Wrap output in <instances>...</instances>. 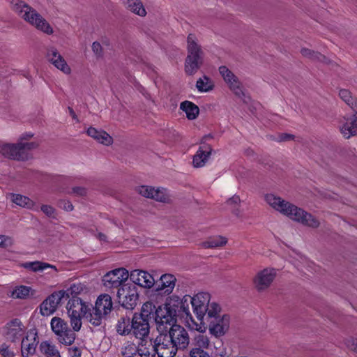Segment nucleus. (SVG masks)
I'll return each instance as SVG.
<instances>
[{"label":"nucleus","instance_id":"15","mask_svg":"<svg viewBox=\"0 0 357 357\" xmlns=\"http://www.w3.org/2000/svg\"><path fill=\"white\" fill-rule=\"evenodd\" d=\"M21 150L19 142L16 144L6 143L0 145V154L12 160H26V155Z\"/></svg>","mask_w":357,"mask_h":357},{"label":"nucleus","instance_id":"44","mask_svg":"<svg viewBox=\"0 0 357 357\" xmlns=\"http://www.w3.org/2000/svg\"><path fill=\"white\" fill-rule=\"evenodd\" d=\"M13 243V241L11 237L0 235V247L1 248H7L11 246Z\"/></svg>","mask_w":357,"mask_h":357},{"label":"nucleus","instance_id":"10","mask_svg":"<svg viewBox=\"0 0 357 357\" xmlns=\"http://www.w3.org/2000/svg\"><path fill=\"white\" fill-rule=\"evenodd\" d=\"M154 347L158 357H174L178 350L174 336H157Z\"/></svg>","mask_w":357,"mask_h":357},{"label":"nucleus","instance_id":"46","mask_svg":"<svg viewBox=\"0 0 357 357\" xmlns=\"http://www.w3.org/2000/svg\"><path fill=\"white\" fill-rule=\"evenodd\" d=\"M92 50L97 57H101L102 56V47L98 42L93 43Z\"/></svg>","mask_w":357,"mask_h":357},{"label":"nucleus","instance_id":"59","mask_svg":"<svg viewBox=\"0 0 357 357\" xmlns=\"http://www.w3.org/2000/svg\"><path fill=\"white\" fill-rule=\"evenodd\" d=\"M100 240H105V236L104 234H100Z\"/></svg>","mask_w":357,"mask_h":357},{"label":"nucleus","instance_id":"20","mask_svg":"<svg viewBox=\"0 0 357 357\" xmlns=\"http://www.w3.org/2000/svg\"><path fill=\"white\" fill-rule=\"evenodd\" d=\"M340 132L347 139L357 133V112L351 116L344 117V121L340 126Z\"/></svg>","mask_w":357,"mask_h":357},{"label":"nucleus","instance_id":"43","mask_svg":"<svg viewBox=\"0 0 357 357\" xmlns=\"http://www.w3.org/2000/svg\"><path fill=\"white\" fill-rule=\"evenodd\" d=\"M40 210L48 217H55V209L50 205L43 204L40 207Z\"/></svg>","mask_w":357,"mask_h":357},{"label":"nucleus","instance_id":"27","mask_svg":"<svg viewBox=\"0 0 357 357\" xmlns=\"http://www.w3.org/2000/svg\"><path fill=\"white\" fill-rule=\"evenodd\" d=\"M180 109L183 111L189 120L195 119L199 113V109L195 103L185 100L181 103Z\"/></svg>","mask_w":357,"mask_h":357},{"label":"nucleus","instance_id":"58","mask_svg":"<svg viewBox=\"0 0 357 357\" xmlns=\"http://www.w3.org/2000/svg\"><path fill=\"white\" fill-rule=\"evenodd\" d=\"M239 201H240L239 197H235V196H234V197H233L232 198H231V199L229 200V202H234V203H238V202H239Z\"/></svg>","mask_w":357,"mask_h":357},{"label":"nucleus","instance_id":"7","mask_svg":"<svg viewBox=\"0 0 357 357\" xmlns=\"http://www.w3.org/2000/svg\"><path fill=\"white\" fill-rule=\"evenodd\" d=\"M116 296L119 303L126 309L132 310L137 305L138 293L136 286L126 282L118 289Z\"/></svg>","mask_w":357,"mask_h":357},{"label":"nucleus","instance_id":"6","mask_svg":"<svg viewBox=\"0 0 357 357\" xmlns=\"http://www.w3.org/2000/svg\"><path fill=\"white\" fill-rule=\"evenodd\" d=\"M113 307L112 298L109 294H102L96 300L95 306L89 309L87 320L94 326H101L103 319L111 312Z\"/></svg>","mask_w":357,"mask_h":357},{"label":"nucleus","instance_id":"8","mask_svg":"<svg viewBox=\"0 0 357 357\" xmlns=\"http://www.w3.org/2000/svg\"><path fill=\"white\" fill-rule=\"evenodd\" d=\"M277 275V270L273 268H266L258 271L252 278V284L258 292H264L268 289Z\"/></svg>","mask_w":357,"mask_h":357},{"label":"nucleus","instance_id":"49","mask_svg":"<svg viewBox=\"0 0 357 357\" xmlns=\"http://www.w3.org/2000/svg\"><path fill=\"white\" fill-rule=\"evenodd\" d=\"M347 344L349 349L357 353V337H351L347 340Z\"/></svg>","mask_w":357,"mask_h":357},{"label":"nucleus","instance_id":"25","mask_svg":"<svg viewBox=\"0 0 357 357\" xmlns=\"http://www.w3.org/2000/svg\"><path fill=\"white\" fill-rule=\"evenodd\" d=\"M3 330V333L6 335H17L23 334L25 332V327L19 319H13L6 324Z\"/></svg>","mask_w":357,"mask_h":357},{"label":"nucleus","instance_id":"47","mask_svg":"<svg viewBox=\"0 0 357 357\" xmlns=\"http://www.w3.org/2000/svg\"><path fill=\"white\" fill-rule=\"evenodd\" d=\"M0 354L3 357H14V353L11 350L9 349L8 347L6 344H2L0 347Z\"/></svg>","mask_w":357,"mask_h":357},{"label":"nucleus","instance_id":"39","mask_svg":"<svg viewBox=\"0 0 357 357\" xmlns=\"http://www.w3.org/2000/svg\"><path fill=\"white\" fill-rule=\"evenodd\" d=\"M151 346V349L146 348V347H139L137 349V353L141 357H155V347L152 346L151 343L150 344Z\"/></svg>","mask_w":357,"mask_h":357},{"label":"nucleus","instance_id":"51","mask_svg":"<svg viewBox=\"0 0 357 357\" xmlns=\"http://www.w3.org/2000/svg\"><path fill=\"white\" fill-rule=\"evenodd\" d=\"M59 206L66 211H71L73 210V206L72 203L67 200H61L59 203Z\"/></svg>","mask_w":357,"mask_h":357},{"label":"nucleus","instance_id":"16","mask_svg":"<svg viewBox=\"0 0 357 357\" xmlns=\"http://www.w3.org/2000/svg\"><path fill=\"white\" fill-rule=\"evenodd\" d=\"M129 277L132 284L145 288H151L155 282L154 278L151 274L141 270H134L131 271Z\"/></svg>","mask_w":357,"mask_h":357},{"label":"nucleus","instance_id":"14","mask_svg":"<svg viewBox=\"0 0 357 357\" xmlns=\"http://www.w3.org/2000/svg\"><path fill=\"white\" fill-rule=\"evenodd\" d=\"M139 193L144 197L151 198L160 202L169 200V195L165 188H155L151 186L142 185L139 188Z\"/></svg>","mask_w":357,"mask_h":357},{"label":"nucleus","instance_id":"35","mask_svg":"<svg viewBox=\"0 0 357 357\" xmlns=\"http://www.w3.org/2000/svg\"><path fill=\"white\" fill-rule=\"evenodd\" d=\"M339 96L340 98L351 108H357V100L351 96L349 91L341 89L339 92Z\"/></svg>","mask_w":357,"mask_h":357},{"label":"nucleus","instance_id":"45","mask_svg":"<svg viewBox=\"0 0 357 357\" xmlns=\"http://www.w3.org/2000/svg\"><path fill=\"white\" fill-rule=\"evenodd\" d=\"M190 357H210V356L202 349L195 348L190 351Z\"/></svg>","mask_w":357,"mask_h":357},{"label":"nucleus","instance_id":"52","mask_svg":"<svg viewBox=\"0 0 357 357\" xmlns=\"http://www.w3.org/2000/svg\"><path fill=\"white\" fill-rule=\"evenodd\" d=\"M73 192L80 196H83L86 194V190L84 188L75 187L73 188Z\"/></svg>","mask_w":357,"mask_h":357},{"label":"nucleus","instance_id":"33","mask_svg":"<svg viewBox=\"0 0 357 357\" xmlns=\"http://www.w3.org/2000/svg\"><path fill=\"white\" fill-rule=\"evenodd\" d=\"M227 243V239L225 237L218 236L209 238L208 241L202 243L204 248H214L223 246Z\"/></svg>","mask_w":357,"mask_h":357},{"label":"nucleus","instance_id":"19","mask_svg":"<svg viewBox=\"0 0 357 357\" xmlns=\"http://www.w3.org/2000/svg\"><path fill=\"white\" fill-rule=\"evenodd\" d=\"M88 306L79 298H71L67 304L68 315L89 316Z\"/></svg>","mask_w":357,"mask_h":357},{"label":"nucleus","instance_id":"53","mask_svg":"<svg viewBox=\"0 0 357 357\" xmlns=\"http://www.w3.org/2000/svg\"><path fill=\"white\" fill-rule=\"evenodd\" d=\"M33 135L31 132H26L22 134L20 137V142H24V140H27L31 139Z\"/></svg>","mask_w":357,"mask_h":357},{"label":"nucleus","instance_id":"2","mask_svg":"<svg viewBox=\"0 0 357 357\" xmlns=\"http://www.w3.org/2000/svg\"><path fill=\"white\" fill-rule=\"evenodd\" d=\"M211 296L206 292H200L193 297L190 296H184V302L190 303L199 323L195 322L192 316L190 320H187L188 328L192 331H196L199 333H205L206 326L203 322L204 317L207 314L208 317H213L220 312V307L216 303H210Z\"/></svg>","mask_w":357,"mask_h":357},{"label":"nucleus","instance_id":"22","mask_svg":"<svg viewBox=\"0 0 357 357\" xmlns=\"http://www.w3.org/2000/svg\"><path fill=\"white\" fill-rule=\"evenodd\" d=\"M87 135L95 139L99 143L106 146H109L113 142L112 137L108 133L104 130H97L93 127H90L87 130Z\"/></svg>","mask_w":357,"mask_h":357},{"label":"nucleus","instance_id":"18","mask_svg":"<svg viewBox=\"0 0 357 357\" xmlns=\"http://www.w3.org/2000/svg\"><path fill=\"white\" fill-rule=\"evenodd\" d=\"M202 143L203 144L199 146L192 160L193 166L197 168L202 167L206 165L212 152V148L209 144H204L203 142Z\"/></svg>","mask_w":357,"mask_h":357},{"label":"nucleus","instance_id":"60","mask_svg":"<svg viewBox=\"0 0 357 357\" xmlns=\"http://www.w3.org/2000/svg\"><path fill=\"white\" fill-rule=\"evenodd\" d=\"M208 138H211V135H206L203 137V139H208Z\"/></svg>","mask_w":357,"mask_h":357},{"label":"nucleus","instance_id":"13","mask_svg":"<svg viewBox=\"0 0 357 357\" xmlns=\"http://www.w3.org/2000/svg\"><path fill=\"white\" fill-rule=\"evenodd\" d=\"M219 73L230 90L236 96H241L243 94L242 85L234 73L225 66L219 67Z\"/></svg>","mask_w":357,"mask_h":357},{"label":"nucleus","instance_id":"17","mask_svg":"<svg viewBox=\"0 0 357 357\" xmlns=\"http://www.w3.org/2000/svg\"><path fill=\"white\" fill-rule=\"evenodd\" d=\"M47 59L59 70L65 74L70 73V68L67 64L63 56L59 53L54 47L48 49L47 53Z\"/></svg>","mask_w":357,"mask_h":357},{"label":"nucleus","instance_id":"24","mask_svg":"<svg viewBox=\"0 0 357 357\" xmlns=\"http://www.w3.org/2000/svg\"><path fill=\"white\" fill-rule=\"evenodd\" d=\"M176 278L173 275L165 274L160 277L158 290L163 291L165 294H169L175 287Z\"/></svg>","mask_w":357,"mask_h":357},{"label":"nucleus","instance_id":"56","mask_svg":"<svg viewBox=\"0 0 357 357\" xmlns=\"http://www.w3.org/2000/svg\"><path fill=\"white\" fill-rule=\"evenodd\" d=\"M296 255V260L299 261L301 263H304L306 261V259L301 255L298 253H294Z\"/></svg>","mask_w":357,"mask_h":357},{"label":"nucleus","instance_id":"32","mask_svg":"<svg viewBox=\"0 0 357 357\" xmlns=\"http://www.w3.org/2000/svg\"><path fill=\"white\" fill-rule=\"evenodd\" d=\"M84 289L83 285L80 283H74L66 290H60L64 293V298H77V296Z\"/></svg>","mask_w":357,"mask_h":357},{"label":"nucleus","instance_id":"29","mask_svg":"<svg viewBox=\"0 0 357 357\" xmlns=\"http://www.w3.org/2000/svg\"><path fill=\"white\" fill-rule=\"evenodd\" d=\"M196 87L199 92H208L213 89L214 82L210 77L204 75L197 81Z\"/></svg>","mask_w":357,"mask_h":357},{"label":"nucleus","instance_id":"21","mask_svg":"<svg viewBox=\"0 0 357 357\" xmlns=\"http://www.w3.org/2000/svg\"><path fill=\"white\" fill-rule=\"evenodd\" d=\"M11 199L16 205L34 211H39V206L30 198L20 194H13Z\"/></svg>","mask_w":357,"mask_h":357},{"label":"nucleus","instance_id":"3","mask_svg":"<svg viewBox=\"0 0 357 357\" xmlns=\"http://www.w3.org/2000/svg\"><path fill=\"white\" fill-rule=\"evenodd\" d=\"M264 200L273 209L294 221L313 228L319 225V221L311 214L274 194H266Z\"/></svg>","mask_w":357,"mask_h":357},{"label":"nucleus","instance_id":"36","mask_svg":"<svg viewBox=\"0 0 357 357\" xmlns=\"http://www.w3.org/2000/svg\"><path fill=\"white\" fill-rule=\"evenodd\" d=\"M20 144L21 151L26 155V160L31 158L30 151L36 149L38 146V144L36 142H19Z\"/></svg>","mask_w":357,"mask_h":357},{"label":"nucleus","instance_id":"31","mask_svg":"<svg viewBox=\"0 0 357 357\" xmlns=\"http://www.w3.org/2000/svg\"><path fill=\"white\" fill-rule=\"evenodd\" d=\"M40 349L47 357H61L56 347L47 341L41 342Z\"/></svg>","mask_w":357,"mask_h":357},{"label":"nucleus","instance_id":"12","mask_svg":"<svg viewBox=\"0 0 357 357\" xmlns=\"http://www.w3.org/2000/svg\"><path fill=\"white\" fill-rule=\"evenodd\" d=\"M218 313L213 317H209V331L211 335H225L230 327V317L228 314L218 316Z\"/></svg>","mask_w":357,"mask_h":357},{"label":"nucleus","instance_id":"5","mask_svg":"<svg viewBox=\"0 0 357 357\" xmlns=\"http://www.w3.org/2000/svg\"><path fill=\"white\" fill-rule=\"evenodd\" d=\"M187 43L188 55L185 62V71L192 75L197 73L202 65L204 52L194 34L188 35Z\"/></svg>","mask_w":357,"mask_h":357},{"label":"nucleus","instance_id":"48","mask_svg":"<svg viewBox=\"0 0 357 357\" xmlns=\"http://www.w3.org/2000/svg\"><path fill=\"white\" fill-rule=\"evenodd\" d=\"M59 341L61 344L70 345L75 341V336H59Z\"/></svg>","mask_w":357,"mask_h":357},{"label":"nucleus","instance_id":"4","mask_svg":"<svg viewBox=\"0 0 357 357\" xmlns=\"http://www.w3.org/2000/svg\"><path fill=\"white\" fill-rule=\"evenodd\" d=\"M9 1L13 10L26 22L46 34L51 35L54 33L49 22L27 3L21 0H9Z\"/></svg>","mask_w":357,"mask_h":357},{"label":"nucleus","instance_id":"61","mask_svg":"<svg viewBox=\"0 0 357 357\" xmlns=\"http://www.w3.org/2000/svg\"><path fill=\"white\" fill-rule=\"evenodd\" d=\"M291 263H293L296 266H298V264H296L295 261H294L293 260H291L290 261Z\"/></svg>","mask_w":357,"mask_h":357},{"label":"nucleus","instance_id":"23","mask_svg":"<svg viewBox=\"0 0 357 357\" xmlns=\"http://www.w3.org/2000/svg\"><path fill=\"white\" fill-rule=\"evenodd\" d=\"M38 343L37 336H25L22 340V354L23 356H28L36 351V346Z\"/></svg>","mask_w":357,"mask_h":357},{"label":"nucleus","instance_id":"50","mask_svg":"<svg viewBox=\"0 0 357 357\" xmlns=\"http://www.w3.org/2000/svg\"><path fill=\"white\" fill-rule=\"evenodd\" d=\"M180 308L186 314V318H188V317L190 318L191 314L189 310V303L184 302V297L181 301Z\"/></svg>","mask_w":357,"mask_h":357},{"label":"nucleus","instance_id":"9","mask_svg":"<svg viewBox=\"0 0 357 357\" xmlns=\"http://www.w3.org/2000/svg\"><path fill=\"white\" fill-rule=\"evenodd\" d=\"M129 278L128 271L124 268H116L107 273L102 278L106 289H119L126 283Z\"/></svg>","mask_w":357,"mask_h":357},{"label":"nucleus","instance_id":"34","mask_svg":"<svg viewBox=\"0 0 357 357\" xmlns=\"http://www.w3.org/2000/svg\"><path fill=\"white\" fill-rule=\"evenodd\" d=\"M31 291L30 287L20 285L16 287L11 293V296L14 298L25 299L26 298Z\"/></svg>","mask_w":357,"mask_h":357},{"label":"nucleus","instance_id":"37","mask_svg":"<svg viewBox=\"0 0 357 357\" xmlns=\"http://www.w3.org/2000/svg\"><path fill=\"white\" fill-rule=\"evenodd\" d=\"M301 53L303 56L310 58L313 60L322 61L325 59L324 56H323L322 54L318 52H315L307 48H302L301 50Z\"/></svg>","mask_w":357,"mask_h":357},{"label":"nucleus","instance_id":"30","mask_svg":"<svg viewBox=\"0 0 357 357\" xmlns=\"http://www.w3.org/2000/svg\"><path fill=\"white\" fill-rule=\"evenodd\" d=\"M51 327L55 335H62L68 331V325L63 319L59 317H54L51 320Z\"/></svg>","mask_w":357,"mask_h":357},{"label":"nucleus","instance_id":"55","mask_svg":"<svg viewBox=\"0 0 357 357\" xmlns=\"http://www.w3.org/2000/svg\"><path fill=\"white\" fill-rule=\"evenodd\" d=\"M72 352H73L72 357H80L81 356V352L77 347L72 349Z\"/></svg>","mask_w":357,"mask_h":357},{"label":"nucleus","instance_id":"57","mask_svg":"<svg viewBox=\"0 0 357 357\" xmlns=\"http://www.w3.org/2000/svg\"><path fill=\"white\" fill-rule=\"evenodd\" d=\"M69 109V113L70 114V116L74 119H76L77 120V116L75 113V112L73 111V109L70 107L68 108Z\"/></svg>","mask_w":357,"mask_h":357},{"label":"nucleus","instance_id":"41","mask_svg":"<svg viewBox=\"0 0 357 357\" xmlns=\"http://www.w3.org/2000/svg\"><path fill=\"white\" fill-rule=\"evenodd\" d=\"M195 344L200 348H208L209 340L207 336H195Z\"/></svg>","mask_w":357,"mask_h":357},{"label":"nucleus","instance_id":"11","mask_svg":"<svg viewBox=\"0 0 357 357\" xmlns=\"http://www.w3.org/2000/svg\"><path fill=\"white\" fill-rule=\"evenodd\" d=\"M63 299H64L63 292L60 291L53 292L40 304V310L42 315L47 317L52 314Z\"/></svg>","mask_w":357,"mask_h":357},{"label":"nucleus","instance_id":"38","mask_svg":"<svg viewBox=\"0 0 357 357\" xmlns=\"http://www.w3.org/2000/svg\"><path fill=\"white\" fill-rule=\"evenodd\" d=\"M137 349L134 344H128L123 347L121 353L123 357H133Z\"/></svg>","mask_w":357,"mask_h":357},{"label":"nucleus","instance_id":"40","mask_svg":"<svg viewBox=\"0 0 357 357\" xmlns=\"http://www.w3.org/2000/svg\"><path fill=\"white\" fill-rule=\"evenodd\" d=\"M178 349H185L189 344V336H174Z\"/></svg>","mask_w":357,"mask_h":357},{"label":"nucleus","instance_id":"28","mask_svg":"<svg viewBox=\"0 0 357 357\" xmlns=\"http://www.w3.org/2000/svg\"><path fill=\"white\" fill-rule=\"evenodd\" d=\"M22 266L24 268L31 270L33 272L42 271L48 268H52L55 271H57V268L55 266L39 261L25 262L22 264Z\"/></svg>","mask_w":357,"mask_h":357},{"label":"nucleus","instance_id":"54","mask_svg":"<svg viewBox=\"0 0 357 357\" xmlns=\"http://www.w3.org/2000/svg\"><path fill=\"white\" fill-rule=\"evenodd\" d=\"M294 136L289 134H282L279 137V141H288L292 139Z\"/></svg>","mask_w":357,"mask_h":357},{"label":"nucleus","instance_id":"1","mask_svg":"<svg viewBox=\"0 0 357 357\" xmlns=\"http://www.w3.org/2000/svg\"><path fill=\"white\" fill-rule=\"evenodd\" d=\"M153 313L159 335H185L184 328L176 324L170 305L166 303L156 307L151 301L143 304L140 314H135L132 319L128 317H121L116 326L118 334L149 335V317Z\"/></svg>","mask_w":357,"mask_h":357},{"label":"nucleus","instance_id":"26","mask_svg":"<svg viewBox=\"0 0 357 357\" xmlns=\"http://www.w3.org/2000/svg\"><path fill=\"white\" fill-rule=\"evenodd\" d=\"M123 3L132 13L140 17L146 16V10L140 0H123Z\"/></svg>","mask_w":357,"mask_h":357},{"label":"nucleus","instance_id":"42","mask_svg":"<svg viewBox=\"0 0 357 357\" xmlns=\"http://www.w3.org/2000/svg\"><path fill=\"white\" fill-rule=\"evenodd\" d=\"M70 319L71 326L75 331H79L82 326L81 317L68 315Z\"/></svg>","mask_w":357,"mask_h":357}]
</instances>
